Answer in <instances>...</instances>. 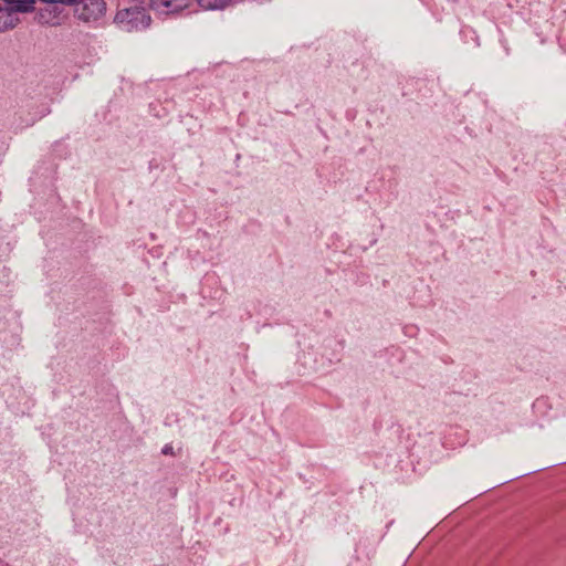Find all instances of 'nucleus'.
<instances>
[{
    "instance_id": "nucleus-1",
    "label": "nucleus",
    "mask_w": 566,
    "mask_h": 566,
    "mask_svg": "<svg viewBox=\"0 0 566 566\" xmlns=\"http://www.w3.org/2000/svg\"><path fill=\"white\" fill-rule=\"evenodd\" d=\"M148 10L149 0H128L127 7L117 10L114 22L126 32L144 31L151 24Z\"/></svg>"
},
{
    "instance_id": "nucleus-2",
    "label": "nucleus",
    "mask_w": 566,
    "mask_h": 566,
    "mask_svg": "<svg viewBox=\"0 0 566 566\" xmlns=\"http://www.w3.org/2000/svg\"><path fill=\"white\" fill-rule=\"evenodd\" d=\"M67 6L74 8L76 19L90 25H96L106 13L105 0H73Z\"/></svg>"
},
{
    "instance_id": "nucleus-3",
    "label": "nucleus",
    "mask_w": 566,
    "mask_h": 566,
    "mask_svg": "<svg viewBox=\"0 0 566 566\" xmlns=\"http://www.w3.org/2000/svg\"><path fill=\"white\" fill-rule=\"evenodd\" d=\"M182 0H149V9L159 17H177L181 10Z\"/></svg>"
},
{
    "instance_id": "nucleus-4",
    "label": "nucleus",
    "mask_w": 566,
    "mask_h": 566,
    "mask_svg": "<svg viewBox=\"0 0 566 566\" xmlns=\"http://www.w3.org/2000/svg\"><path fill=\"white\" fill-rule=\"evenodd\" d=\"M34 20L40 24L60 25L61 11L57 6H46L38 9Z\"/></svg>"
},
{
    "instance_id": "nucleus-5",
    "label": "nucleus",
    "mask_w": 566,
    "mask_h": 566,
    "mask_svg": "<svg viewBox=\"0 0 566 566\" xmlns=\"http://www.w3.org/2000/svg\"><path fill=\"white\" fill-rule=\"evenodd\" d=\"M7 4V8H3V13L0 15L10 14L12 17V12L28 13L34 10V0H3Z\"/></svg>"
},
{
    "instance_id": "nucleus-6",
    "label": "nucleus",
    "mask_w": 566,
    "mask_h": 566,
    "mask_svg": "<svg viewBox=\"0 0 566 566\" xmlns=\"http://www.w3.org/2000/svg\"><path fill=\"white\" fill-rule=\"evenodd\" d=\"M197 3L203 10H223L229 4H233L232 0H197Z\"/></svg>"
},
{
    "instance_id": "nucleus-7",
    "label": "nucleus",
    "mask_w": 566,
    "mask_h": 566,
    "mask_svg": "<svg viewBox=\"0 0 566 566\" xmlns=\"http://www.w3.org/2000/svg\"><path fill=\"white\" fill-rule=\"evenodd\" d=\"M0 13H3V7L0 4ZM19 19L11 17L9 13L6 15H0V32L11 30L15 28Z\"/></svg>"
},
{
    "instance_id": "nucleus-8",
    "label": "nucleus",
    "mask_w": 566,
    "mask_h": 566,
    "mask_svg": "<svg viewBox=\"0 0 566 566\" xmlns=\"http://www.w3.org/2000/svg\"><path fill=\"white\" fill-rule=\"evenodd\" d=\"M161 452H163V454H166V455H172L174 454V448H172L171 444H166V446H164Z\"/></svg>"
},
{
    "instance_id": "nucleus-9",
    "label": "nucleus",
    "mask_w": 566,
    "mask_h": 566,
    "mask_svg": "<svg viewBox=\"0 0 566 566\" xmlns=\"http://www.w3.org/2000/svg\"><path fill=\"white\" fill-rule=\"evenodd\" d=\"M191 6V1L190 0H182L181 2V10L185 11L187 9H189Z\"/></svg>"
}]
</instances>
